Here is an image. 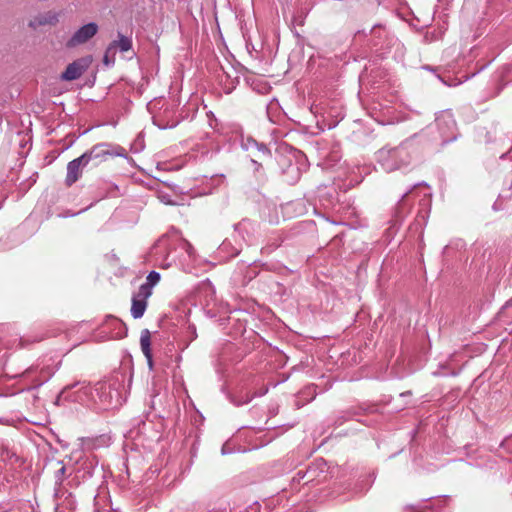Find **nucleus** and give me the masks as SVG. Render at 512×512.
<instances>
[{"label":"nucleus","mask_w":512,"mask_h":512,"mask_svg":"<svg viewBox=\"0 0 512 512\" xmlns=\"http://www.w3.org/2000/svg\"><path fill=\"white\" fill-rule=\"evenodd\" d=\"M78 388L75 393V401L87 403L89 399L95 402L101 409H113L121 405V394L115 384L110 382L98 383L94 388L86 383H77L71 386Z\"/></svg>","instance_id":"nucleus-1"},{"label":"nucleus","mask_w":512,"mask_h":512,"mask_svg":"<svg viewBox=\"0 0 512 512\" xmlns=\"http://www.w3.org/2000/svg\"><path fill=\"white\" fill-rule=\"evenodd\" d=\"M152 253L165 254V256L173 253L178 254V256H183V254L191 256L194 253V248L187 240L180 236L178 231L172 230L157 240L153 246Z\"/></svg>","instance_id":"nucleus-2"},{"label":"nucleus","mask_w":512,"mask_h":512,"mask_svg":"<svg viewBox=\"0 0 512 512\" xmlns=\"http://www.w3.org/2000/svg\"><path fill=\"white\" fill-rule=\"evenodd\" d=\"M124 152L125 150L120 146L102 142L92 146L82 156L88 164L92 163L94 166H97L109 157L124 156Z\"/></svg>","instance_id":"nucleus-3"},{"label":"nucleus","mask_w":512,"mask_h":512,"mask_svg":"<svg viewBox=\"0 0 512 512\" xmlns=\"http://www.w3.org/2000/svg\"><path fill=\"white\" fill-rule=\"evenodd\" d=\"M241 148L249 152L250 157L259 159L272 158V152L265 143L258 142L250 136H242L240 140Z\"/></svg>","instance_id":"nucleus-4"},{"label":"nucleus","mask_w":512,"mask_h":512,"mask_svg":"<svg viewBox=\"0 0 512 512\" xmlns=\"http://www.w3.org/2000/svg\"><path fill=\"white\" fill-rule=\"evenodd\" d=\"M98 32V25L94 22L80 27L75 33L68 39L66 46L68 48H74L78 45L86 43Z\"/></svg>","instance_id":"nucleus-5"},{"label":"nucleus","mask_w":512,"mask_h":512,"mask_svg":"<svg viewBox=\"0 0 512 512\" xmlns=\"http://www.w3.org/2000/svg\"><path fill=\"white\" fill-rule=\"evenodd\" d=\"M328 468L327 462L324 459H316L307 469H305L307 480L304 481V483L324 482L328 477Z\"/></svg>","instance_id":"nucleus-6"},{"label":"nucleus","mask_w":512,"mask_h":512,"mask_svg":"<svg viewBox=\"0 0 512 512\" xmlns=\"http://www.w3.org/2000/svg\"><path fill=\"white\" fill-rule=\"evenodd\" d=\"M150 297V295L139 289L137 292L132 294L130 313L134 319H140L143 317L148 306V299Z\"/></svg>","instance_id":"nucleus-7"},{"label":"nucleus","mask_w":512,"mask_h":512,"mask_svg":"<svg viewBox=\"0 0 512 512\" xmlns=\"http://www.w3.org/2000/svg\"><path fill=\"white\" fill-rule=\"evenodd\" d=\"M87 165L88 163L85 161L82 155L70 161L67 165V174L65 178L66 185L72 186L75 182H77L82 176V170Z\"/></svg>","instance_id":"nucleus-8"},{"label":"nucleus","mask_w":512,"mask_h":512,"mask_svg":"<svg viewBox=\"0 0 512 512\" xmlns=\"http://www.w3.org/2000/svg\"><path fill=\"white\" fill-rule=\"evenodd\" d=\"M181 266L184 272L199 276L207 271L209 262L203 258H182Z\"/></svg>","instance_id":"nucleus-9"},{"label":"nucleus","mask_w":512,"mask_h":512,"mask_svg":"<svg viewBox=\"0 0 512 512\" xmlns=\"http://www.w3.org/2000/svg\"><path fill=\"white\" fill-rule=\"evenodd\" d=\"M86 68V62L83 59H78L67 66L61 78L66 81L76 80L83 74Z\"/></svg>","instance_id":"nucleus-10"},{"label":"nucleus","mask_w":512,"mask_h":512,"mask_svg":"<svg viewBox=\"0 0 512 512\" xmlns=\"http://www.w3.org/2000/svg\"><path fill=\"white\" fill-rule=\"evenodd\" d=\"M118 49L120 52H127L132 49V39L130 37L124 36L120 32L118 33V40L112 41L105 53V63H108L107 56L108 53L112 50Z\"/></svg>","instance_id":"nucleus-11"},{"label":"nucleus","mask_w":512,"mask_h":512,"mask_svg":"<svg viewBox=\"0 0 512 512\" xmlns=\"http://www.w3.org/2000/svg\"><path fill=\"white\" fill-rule=\"evenodd\" d=\"M235 232L238 234V236L242 237L243 240L249 242L251 240V237L253 233L255 232V225L253 222H251L248 219H243L239 223H237L235 226Z\"/></svg>","instance_id":"nucleus-12"},{"label":"nucleus","mask_w":512,"mask_h":512,"mask_svg":"<svg viewBox=\"0 0 512 512\" xmlns=\"http://www.w3.org/2000/svg\"><path fill=\"white\" fill-rule=\"evenodd\" d=\"M140 345L144 356L147 359V363L150 368L153 366L152 353H151V335L148 329H144L140 335Z\"/></svg>","instance_id":"nucleus-13"},{"label":"nucleus","mask_w":512,"mask_h":512,"mask_svg":"<svg viewBox=\"0 0 512 512\" xmlns=\"http://www.w3.org/2000/svg\"><path fill=\"white\" fill-rule=\"evenodd\" d=\"M58 22V15L54 12H46L39 14L30 22V26L36 28L45 25H55Z\"/></svg>","instance_id":"nucleus-14"},{"label":"nucleus","mask_w":512,"mask_h":512,"mask_svg":"<svg viewBox=\"0 0 512 512\" xmlns=\"http://www.w3.org/2000/svg\"><path fill=\"white\" fill-rule=\"evenodd\" d=\"M160 280H161L160 273L153 270V271L149 272V274L146 277V281L140 285L139 290L152 296L153 288L160 282Z\"/></svg>","instance_id":"nucleus-15"},{"label":"nucleus","mask_w":512,"mask_h":512,"mask_svg":"<svg viewBox=\"0 0 512 512\" xmlns=\"http://www.w3.org/2000/svg\"><path fill=\"white\" fill-rule=\"evenodd\" d=\"M265 159H259L258 157H250V162L253 165V172L259 177L264 176L263 165L261 161Z\"/></svg>","instance_id":"nucleus-16"},{"label":"nucleus","mask_w":512,"mask_h":512,"mask_svg":"<svg viewBox=\"0 0 512 512\" xmlns=\"http://www.w3.org/2000/svg\"><path fill=\"white\" fill-rule=\"evenodd\" d=\"M279 246H280V240H279V238H275L272 243H268L266 246H264L261 249V252L263 254H270V253H273L275 248H277Z\"/></svg>","instance_id":"nucleus-17"},{"label":"nucleus","mask_w":512,"mask_h":512,"mask_svg":"<svg viewBox=\"0 0 512 512\" xmlns=\"http://www.w3.org/2000/svg\"><path fill=\"white\" fill-rule=\"evenodd\" d=\"M373 481H374V476L372 474L366 475L365 479L361 480L362 486L356 491V493H361L364 490H367Z\"/></svg>","instance_id":"nucleus-18"},{"label":"nucleus","mask_w":512,"mask_h":512,"mask_svg":"<svg viewBox=\"0 0 512 512\" xmlns=\"http://www.w3.org/2000/svg\"><path fill=\"white\" fill-rule=\"evenodd\" d=\"M233 452H234V450L231 447L230 443L226 442V443L223 444V446L221 448L222 455H228V454H231Z\"/></svg>","instance_id":"nucleus-19"},{"label":"nucleus","mask_w":512,"mask_h":512,"mask_svg":"<svg viewBox=\"0 0 512 512\" xmlns=\"http://www.w3.org/2000/svg\"><path fill=\"white\" fill-rule=\"evenodd\" d=\"M294 480L297 481L298 483H300L301 481L303 480H307V475H305V470H299L295 477H294Z\"/></svg>","instance_id":"nucleus-20"},{"label":"nucleus","mask_w":512,"mask_h":512,"mask_svg":"<svg viewBox=\"0 0 512 512\" xmlns=\"http://www.w3.org/2000/svg\"><path fill=\"white\" fill-rule=\"evenodd\" d=\"M65 471H66V468L64 466H62L56 473V481L57 482H62L63 480V476L65 474Z\"/></svg>","instance_id":"nucleus-21"},{"label":"nucleus","mask_w":512,"mask_h":512,"mask_svg":"<svg viewBox=\"0 0 512 512\" xmlns=\"http://www.w3.org/2000/svg\"><path fill=\"white\" fill-rule=\"evenodd\" d=\"M251 400H252V397H246V398H245V400L240 401V402H235V404H236L237 406H239V405L247 404V403H249Z\"/></svg>","instance_id":"nucleus-22"},{"label":"nucleus","mask_w":512,"mask_h":512,"mask_svg":"<svg viewBox=\"0 0 512 512\" xmlns=\"http://www.w3.org/2000/svg\"><path fill=\"white\" fill-rule=\"evenodd\" d=\"M340 242H341V239H339V238H334V239L332 240V242L329 244V246H335V245H338Z\"/></svg>","instance_id":"nucleus-23"},{"label":"nucleus","mask_w":512,"mask_h":512,"mask_svg":"<svg viewBox=\"0 0 512 512\" xmlns=\"http://www.w3.org/2000/svg\"><path fill=\"white\" fill-rule=\"evenodd\" d=\"M241 252H242V250H235L229 256H238Z\"/></svg>","instance_id":"nucleus-24"},{"label":"nucleus","mask_w":512,"mask_h":512,"mask_svg":"<svg viewBox=\"0 0 512 512\" xmlns=\"http://www.w3.org/2000/svg\"><path fill=\"white\" fill-rule=\"evenodd\" d=\"M10 510V508H6L4 509L1 505H0V512H8Z\"/></svg>","instance_id":"nucleus-25"},{"label":"nucleus","mask_w":512,"mask_h":512,"mask_svg":"<svg viewBox=\"0 0 512 512\" xmlns=\"http://www.w3.org/2000/svg\"><path fill=\"white\" fill-rule=\"evenodd\" d=\"M171 264H163L162 267H169Z\"/></svg>","instance_id":"nucleus-26"}]
</instances>
